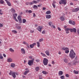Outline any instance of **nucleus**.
I'll use <instances>...</instances> for the list:
<instances>
[{
  "label": "nucleus",
  "mask_w": 79,
  "mask_h": 79,
  "mask_svg": "<svg viewBox=\"0 0 79 79\" xmlns=\"http://www.w3.org/2000/svg\"><path fill=\"white\" fill-rule=\"evenodd\" d=\"M69 56L71 58H75V56H76V53L74 52V50L73 49H72L70 51V53L69 54Z\"/></svg>",
  "instance_id": "f257e3e1"
},
{
  "label": "nucleus",
  "mask_w": 79,
  "mask_h": 79,
  "mask_svg": "<svg viewBox=\"0 0 79 79\" xmlns=\"http://www.w3.org/2000/svg\"><path fill=\"white\" fill-rule=\"evenodd\" d=\"M9 74L10 75L12 76L13 78H16V76L15 72H13L11 70H10V72L9 73Z\"/></svg>",
  "instance_id": "f03ea898"
},
{
  "label": "nucleus",
  "mask_w": 79,
  "mask_h": 79,
  "mask_svg": "<svg viewBox=\"0 0 79 79\" xmlns=\"http://www.w3.org/2000/svg\"><path fill=\"white\" fill-rule=\"evenodd\" d=\"M34 61V58H33L32 60H29L28 63V64L29 66H32Z\"/></svg>",
  "instance_id": "7ed1b4c3"
},
{
  "label": "nucleus",
  "mask_w": 79,
  "mask_h": 79,
  "mask_svg": "<svg viewBox=\"0 0 79 79\" xmlns=\"http://www.w3.org/2000/svg\"><path fill=\"white\" fill-rule=\"evenodd\" d=\"M48 59H46V58H44L43 60V63L44 64V65L46 66L48 64Z\"/></svg>",
  "instance_id": "20e7f679"
},
{
  "label": "nucleus",
  "mask_w": 79,
  "mask_h": 79,
  "mask_svg": "<svg viewBox=\"0 0 79 79\" xmlns=\"http://www.w3.org/2000/svg\"><path fill=\"white\" fill-rule=\"evenodd\" d=\"M59 3L60 5H61L62 4L63 5H66V0H61V1H60Z\"/></svg>",
  "instance_id": "39448f33"
},
{
  "label": "nucleus",
  "mask_w": 79,
  "mask_h": 79,
  "mask_svg": "<svg viewBox=\"0 0 79 79\" xmlns=\"http://www.w3.org/2000/svg\"><path fill=\"white\" fill-rule=\"evenodd\" d=\"M18 19L19 20V23H22V19L21 18V16L20 15L18 16Z\"/></svg>",
  "instance_id": "423d86ee"
},
{
  "label": "nucleus",
  "mask_w": 79,
  "mask_h": 79,
  "mask_svg": "<svg viewBox=\"0 0 79 79\" xmlns=\"http://www.w3.org/2000/svg\"><path fill=\"white\" fill-rule=\"evenodd\" d=\"M48 24L49 26H51V27H52L53 28H54V29H55V27L54 25H53V24H52V22H50Z\"/></svg>",
  "instance_id": "0eeeda50"
},
{
  "label": "nucleus",
  "mask_w": 79,
  "mask_h": 79,
  "mask_svg": "<svg viewBox=\"0 0 79 79\" xmlns=\"http://www.w3.org/2000/svg\"><path fill=\"white\" fill-rule=\"evenodd\" d=\"M42 26H39L37 28V30L38 31H40L41 32V31H42Z\"/></svg>",
  "instance_id": "6e6552de"
},
{
  "label": "nucleus",
  "mask_w": 79,
  "mask_h": 79,
  "mask_svg": "<svg viewBox=\"0 0 79 79\" xmlns=\"http://www.w3.org/2000/svg\"><path fill=\"white\" fill-rule=\"evenodd\" d=\"M69 23L71 24H72L73 25H75V22L74 21L69 20Z\"/></svg>",
  "instance_id": "1a4fd4ad"
},
{
  "label": "nucleus",
  "mask_w": 79,
  "mask_h": 79,
  "mask_svg": "<svg viewBox=\"0 0 79 79\" xmlns=\"http://www.w3.org/2000/svg\"><path fill=\"white\" fill-rule=\"evenodd\" d=\"M79 10V7H77L73 10V12H77Z\"/></svg>",
  "instance_id": "9d476101"
},
{
  "label": "nucleus",
  "mask_w": 79,
  "mask_h": 79,
  "mask_svg": "<svg viewBox=\"0 0 79 79\" xmlns=\"http://www.w3.org/2000/svg\"><path fill=\"white\" fill-rule=\"evenodd\" d=\"M36 45V43H34L33 44H30V48H34V45Z\"/></svg>",
  "instance_id": "9b49d317"
},
{
  "label": "nucleus",
  "mask_w": 79,
  "mask_h": 79,
  "mask_svg": "<svg viewBox=\"0 0 79 79\" xmlns=\"http://www.w3.org/2000/svg\"><path fill=\"white\" fill-rule=\"evenodd\" d=\"M21 53L22 54H25L26 52L25 51V50L23 48H22L21 49Z\"/></svg>",
  "instance_id": "f8f14e48"
},
{
  "label": "nucleus",
  "mask_w": 79,
  "mask_h": 79,
  "mask_svg": "<svg viewBox=\"0 0 79 79\" xmlns=\"http://www.w3.org/2000/svg\"><path fill=\"white\" fill-rule=\"evenodd\" d=\"M6 3H7L8 6H11V3H10V2H9L8 1H6Z\"/></svg>",
  "instance_id": "ddd939ff"
},
{
  "label": "nucleus",
  "mask_w": 79,
  "mask_h": 79,
  "mask_svg": "<svg viewBox=\"0 0 79 79\" xmlns=\"http://www.w3.org/2000/svg\"><path fill=\"white\" fill-rule=\"evenodd\" d=\"M45 53L48 56H49V55H50V52H49V51H48L47 50H46L45 52Z\"/></svg>",
  "instance_id": "4468645a"
},
{
  "label": "nucleus",
  "mask_w": 79,
  "mask_h": 79,
  "mask_svg": "<svg viewBox=\"0 0 79 79\" xmlns=\"http://www.w3.org/2000/svg\"><path fill=\"white\" fill-rule=\"evenodd\" d=\"M12 61H13V60H12V59H11V58H9L7 59V61L8 62H12Z\"/></svg>",
  "instance_id": "2eb2a0df"
},
{
  "label": "nucleus",
  "mask_w": 79,
  "mask_h": 79,
  "mask_svg": "<svg viewBox=\"0 0 79 79\" xmlns=\"http://www.w3.org/2000/svg\"><path fill=\"white\" fill-rule=\"evenodd\" d=\"M46 17L47 19H50V18H51V15H46Z\"/></svg>",
  "instance_id": "dca6fc26"
},
{
  "label": "nucleus",
  "mask_w": 79,
  "mask_h": 79,
  "mask_svg": "<svg viewBox=\"0 0 79 79\" xmlns=\"http://www.w3.org/2000/svg\"><path fill=\"white\" fill-rule=\"evenodd\" d=\"M63 72L62 71H60L59 72V76H61L62 75H63Z\"/></svg>",
  "instance_id": "f3484780"
},
{
  "label": "nucleus",
  "mask_w": 79,
  "mask_h": 79,
  "mask_svg": "<svg viewBox=\"0 0 79 79\" xmlns=\"http://www.w3.org/2000/svg\"><path fill=\"white\" fill-rule=\"evenodd\" d=\"M33 8H34L35 10H37L38 8V7L37 5H34L33 6Z\"/></svg>",
  "instance_id": "a211bd4d"
},
{
  "label": "nucleus",
  "mask_w": 79,
  "mask_h": 79,
  "mask_svg": "<svg viewBox=\"0 0 79 79\" xmlns=\"http://www.w3.org/2000/svg\"><path fill=\"white\" fill-rule=\"evenodd\" d=\"M18 16V15H17V14H13V16L14 17V18H16V16Z\"/></svg>",
  "instance_id": "6ab92c4d"
},
{
  "label": "nucleus",
  "mask_w": 79,
  "mask_h": 79,
  "mask_svg": "<svg viewBox=\"0 0 79 79\" xmlns=\"http://www.w3.org/2000/svg\"><path fill=\"white\" fill-rule=\"evenodd\" d=\"M62 50H69V48H68L63 47L62 48Z\"/></svg>",
  "instance_id": "aec40b11"
},
{
  "label": "nucleus",
  "mask_w": 79,
  "mask_h": 79,
  "mask_svg": "<svg viewBox=\"0 0 79 79\" xmlns=\"http://www.w3.org/2000/svg\"><path fill=\"white\" fill-rule=\"evenodd\" d=\"M10 66L12 68H14L15 66V64L14 63H12L11 64Z\"/></svg>",
  "instance_id": "412c9836"
},
{
  "label": "nucleus",
  "mask_w": 79,
  "mask_h": 79,
  "mask_svg": "<svg viewBox=\"0 0 79 79\" xmlns=\"http://www.w3.org/2000/svg\"><path fill=\"white\" fill-rule=\"evenodd\" d=\"M28 73H29V70L25 71L24 73V75H25L26 76V74H27Z\"/></svg>",
  "instance_id": "4be33fe9"
},
{
  "label": "nucleus",
  "mask_w": 79,
  "mask_h": 79,
  "mask_svg": "<svg viewBox=\"0 0 79 79\" xmlns=\"http://www.w3.org/2000/svg\"><path fill=\"white\" fill-rule=\"evenodd\" d=\"M50 13H51V12L50 10H48L46 12V15H49V14H50Z\"/></svg>",
  "instance_id": "5701e85b"
},
{
  "label": "nucleus",
  "mask_w": 79,
  "mask_h": 79,
  "mask_svg": "<svg viewBox=\"0 0 79 79\" xmlns=\"http://www.w3.org/2000/svg\"><path fill=\"white\" fill-rule=\"evenodd\" d=\"M11 12H12V13H15V9H14V8H11Z\"/></svg>",
  "instance_id": "b1692460"
},
{
  "label": "nucleus",
  "mask_w": 79,
  "mask_h": 79,
  "mask_svg": "<svg viewBox=\"0 0 79 79\" xmlns=\"http://www.w3.org/2000/svg\"><path fill=\"white\" fill-rule=\"evenodd\" d=\"M39 67H36L35 68V70L36 71H39Z\"/></svg>",
  "instance_id": "393cba45"
},
{
  "label": "nucleus",
  "mask_w": 79,
  "mask_h": 79,
  "mask_svg": "<svg viewBox=\"0 0 79 79\" xmlns=\"http://www.w3.org/2000/svg\"><path fill=\"white\" fill-rule=\"evenodd\" d=\"M42 73L44 74H48V72H47L45 71H43L42 72Z\"/></svg>",
  "instance_id": "a878e982"
},
{
  "label": "nucleus",
  "mask_w": 79,
  "mask_h": 79,
  "mask_svg": "<svg viewBox=\"0 0 79 79\" xmlns=\"http://www.w3.org/2000/svg\"><path fill=\"white\" fill-rule=\"evenodd\" d=\"M17 26H18V24H16V26L17 29H21V26H18L17 27Z\"/></svg>",
  "instance_id": "bb28decb"
},
{
  "label": "nucleus",
  "mask_w": 79,
  "mask_h": 79,
  "mask_svg": "<svg viewBox=\"0 0 79 79\" xmlns=\"http://www.w3.org/2000/svg\"><path fill=\"white\" fill-rule=\"evenodd\" d=\"M73 73L76 74H79V72H78V71H76V70H74Z\"/></svg>",
  "instance_id": "cd10ccee"
},
{
  "label": "nucleus",
  "mask_w": 79,
  "mask_h": 79,
  "mask_svg": "<svg viewBox=\"0 0 79 79\" xmlns=\"http://www.w3.org/2000/svg\"><path fill=\"white\" fill-rule=\"evenodd\" d=\"M60 20H61V21H64V18H63V17H60Z\"/></svg>",
  "instance_id": "c85d7f7f"
},
{
  "label": "nucleus",
  "mask_w": 79,
  "mask_h": 79,
  "mask_svg": "<svg viewBox=\"0 0 79 79\" xmlns=\"http://www.w3.org/2000/svg\"><path fill=\"white\" fill-rule=\"evenodd\" d=\"M4 3V1H3V0H1L0 1V4H3Z\"/></svg>",
  "instance_id": "c756f323"
},
{
  "label": "nucleus",
  "mask_w": 79,
  "mask_h": 79,
  "mask_svg": "<svg viewBox=\"0 0 79 79\" xmlns=\"http://www.w3.org/2000/svg\"><path fill=\"white\" fill-rule=\"evenodd\" d=\"M9 50H10V52H14V50L13 49L11 48H10Z\"/></svg>",
  "instance_id": "7c9ffc66"
},
{
  "label": "nucleus",
  "mask_w": 79,
  "mask_h": 79,
  "mask_svg": "<svg viewBox=\"0 0 79 79\" xmlns=\"http://www.w3.org/2000/svg\"><path fill=\"white\" fill-rule=\"evenodd\" d=\"M73 32H75V33H76V29L75 28H73Z\"/></svg>",
  "instance_id": "2f4dec72"
},
{
  "label": "nucleus",
  "mask_w": 79,
  "mask_h": 79,
  "mask_svg": "<svg viewBox=\"0 0 79 79\" xmlns=\"http://www.w3.org/2000/svg\"><path fill=\"white\" fill-rule=\"evenodd\" d=\"M3 57L2 56V54L0 53V59H3Z\"/></svg>",
  "instance_id": "473e14b6"
},
{
  "label": "nucleus",
  "mask_w": 79,
  "mask_h": 79,
  "mask_svg": "<svg viewBox=\"0 0 79 79\" xmlns=\"http://www.w3.org/2000/svg\"><path fill=\"white\" fill-rule=\"evenodd\" d=\"M41 55H42V56H46V55L45 54L43 53L42 52H41Z\"/></svg>",
  "instance_id": "72a5a7b5"
},
{
  "label": "nucleus",
  "mask_w": 79,
  "mask_h": 79,
  "mask_svg": "<svg viewBox=\"0 0 79 79\" xmlns=\"http://www.w3.org/2000/svg\"><path fill=\"white\" fill-rule=\"evenodd\" d=\"M64 61L66 63H68V60H67L66 59H65L64 60Z\"/></svg>",
  "instance_id": "f704fd0d"
},
{
  "label": "nucleus",
  "mask_w": 79,
  "mask_h": 79,
  "mask_svg": "<svg viewBox=\"0 0 79 79\" xmlns=\"http://www.w3.org/2000/svg\"><path fill=\"white\" fill-rule=\"evenodd\" d=\"M33 4H34V2H29V5H33Z\"/></svg>",
  "instance_id": "c9c22d12"
},
{
  "label": "nucleus",
  "mask_w": 79,
  "mask_h": 79,
  "mask_svg": "<svg viewBox=\"0 0 79 79\" xmlns=\"http://www.w3.org/2000/svg\"><path fill=\"white\" fill-rule=\"evenodd\" d=\"M26 22V20L25 19H23V23H25Z\"/></svg>",
  "instance_id": "e433bc0d"
},
{
  "label": "nucleus",
  "mask_w": 79,
  "mask_h": 79,
  "mask_svg": "<svg viewBox=\"0 0 79 79\" xmlns=\"http://www.w3.org/2000/svg\"><path fill=\"white\" fill-rule=\"evenodd\" d=\"M60 78L61 79H64V75L61 76L60 77Z\"/></svg>",
  "instance_id": "4c0bfd02"
},
{
  "label": "nucleus",
  "mask_w": 79,
  "mask_h": 79,
  "mask_svg": "<svg viewBox=\"0 0 79 79\" xmlns=\"http://www.w3.org/2000/svg\"><path fill=\"white\" fill-rule=\"evenodd\" d=\"M37 46L38 47H40V43L39 42H37Z\"/></svg>",
  "instance_id": "58836bf2"
},
{
  "label": "nucleus",
  "mask_w": 79,
  "mask_h": 79,
  "mask_svg": "<svg viewBox=\"0 0 79 79\" xmlns=\"http://www.w3.org/2000/svg\"><path fill=\"white\" fill-rule=\"evenodd\" d=\"M12 31L13 33H15V34H17V31H16V30H13Z\"/></svg>",
  "instance_id": "ea45409f"
},
{
  "label": "nucleus",
  "mask_w": 79,
  "mask_h": 79,
  "mask_svg": "<svg viewBox=\"0 0 79 79\" xmlns=\"http://www.w3.org/2000/svg\"><path fill=\"white\" fill-rule=\"evenodd\" d=\"M69 52V51L68 50H66L65 52V53H68Z\"/></svg>",
  "instance_id": "a19ab883"
},
{
  "label": "nucleus",
  "mask_w": 79,
  "mask_h": 79,
  "mask_svg": "<svg viewBox=\"0 0 79 79\" xmlns=\"http://www.w3.org/2000/svg\"><path fill=\"white\" fill-rule=\"evenodd\" d=\"M69 28H67L65 29V30L66 31H69Z\"/></svg>",
  "instance_id": "79ce46f5"
},
{
  "label": "nucleus",
  "mask_w": 79,
  "mask_h": 79,
  "mask_svg": "<svg viewBox=\"0 0 79 79\" xmlns=\"http://www.w3.org/2000/svg\"><path fill=\"white\" fill-rule=\"evenodd\" d=\"M32 13V10H29V11H28L29 13L31 14V13Z\"/></svg>",
  "instance_id": "37998d69"
},
{
  "label": "nucleus",
  "mask_w": 79,
  "mask_h": 79,
  "mask_svg": "<svg viewBox=\"0 0 79 79\" xmlns=\"http://www.w3.org/2000/svg\"><path fill=\"white\" fill-rule=\"evenodd\" d=\"M52 5L53 7L54 8H55V7H56V5H55L54 4L52 3Z\"/></svg>",
  "instance_id": "c03bdc74"
},
{
  "label": "nucleus",
  "mask_w": 79,
  "mask_h": 79,
  "mask_svg": "<svg viewBox=\"0 0 79 79\" xmlns=\"http://www.w3.org/2000/svg\"><path fill=\"white\" fill-rule=\"evenodd\" d=\"M33 4L34 3L35 4H36V3H37V2L36 1H33Z\"/></svg>",
  "instance_id": "a18cd8bd"
},
{
  "label": "nucleus",
  "mask_w": 79,
  "mask_h": 79,
  "mask_svg": "<svg viewBox=\"0 0 79 79\" xmlns=\"http://www.w3.org/2000/svg\"><path fill=\"white\" fill-rule=\"evenodd\" d=\"M69 31H70V32H73V28L70 29Z\"/></svg>",
  "instance_id": "49530a36"
},
{
  "label": "nucleus",
  "mask_w": 79,
  "mask_h": 79,
  "mask_svg": "<svg viewBox=\"0 0 79 79\" xmlns=\"http://www.w3.org/2000/svg\"><path fill=\"white\" fill-rule=\"evenodd\" d=\"M65 76L67 77H69V75L68 74H67L65 75Z\"/></svg>",
  "instance_id": "de8ad7c7"
},
{
  "label": "nucleus",
  "mask_w": 79,
  "mask_h": 79,
  "mask_svg": "<svg viewBox=\"0 0 79 79\" xmlns=\"http://www.w3.org/2000/svg\"><path fill=\"white\" fill-rule=\"evenodd\" d=\"M2 12V10H0V15H3V13L1 12Z\"/></svg>",
  "instance_id": "09e8293b"
},
{
  "label": "nucleus",
  "mask_w": 79,
  "mask_h": 79,
  "mask_svg": "<svg viewBox=\"0 0 79 79\" xmlns=\"http://www.w3.org/2000/svg\"><path fill=\"white\" fill-rule=\"evenodd\" d=\"M14 19V20L16 21V22H18V20L17 19H16V18H15Z\"/></svg>",
  "instance_id": "8fccbe9b"
},
{
  "label": "nucleus",
  "mask_w": 79,
  "mask_h": 79,
  "mask_svg": "<svg viewBox=\"0 0 79 79\" xmlns=\"http://www.w3.org/2000/svg\"><path fill=\"white\" fill-rule=\"evenodd\" d=\"M42 41H43V39H41L39 40V42H42Z\"/></svg>",
  "instance_id": "3c124183"
},
{
  "label": "nucleus",
  "mask_w": 79,
  "mask_h": 79,
  "mask_svg": "<svg viewBox=\"0 0 79 79\" xmlns=\"http://www.w3.org/2000/svg\"><path fill=\"white\" fill-rule=\"evenodd\" d=\"M58 29L59 31H61V28L59 27H58Z\"/></svg>",
  "instance_id": "603ef678"
},
{
  "label": "nucleus",
  "mask_w": 79,
  "mask_h": 79,
  "mask_svg": "<svg viewBox=\"0 0 79 79\" xmlns=\"http://www.w3.org/2000/svg\"><path fill=\"white\" fill-rule=\"evenodd\" d=\"M29 5V2H26V5Z\"/></svg>",
  "instance_id": "864d4df0"
},
{
  "label": "nucleus",
  "mask_w": 79,
  "mask_h": 79,
  "mask_svg": "<svg viewBox=\"0 0 79 79\" xmlns=\"http://www.w3.org/2000/svg\"><path fill=\"white\" fill-rule=\"evenodd\" d=\"M42 34H45V31H43L42 32Z\"/></svg>",
  "instance_id": "5fc2aeb1"
},
{
  "label": "nucleus",
  "mask_w": 79,
  "mask_h": 79,
  "mask_svg": "<svg viewBox=\"0 0 79 79\" xmlns=\"http://www.w3.org/2000/svg\"><path fill=\"white\" fill-rule=\"evenodd\" d=\"M43 10H46V8L45 7L43 8Z\"/></svg>",
  "instance_id": "6e6d98bb"
},
{
  "label": "nucleus",
  "mask_w": 79,
  "mask_h": 79,
  "mask_svg": "<svg viewBox=\"0 0 79 79\" xmlns=\"http://www.w3.org/2000/svg\"><path fill=\"white\" fill-rule=\"evenodd\" d=\"M52 3H53V4H54L55 3H56V2H55V1H53Z\"/></svg>",
  "instance_id": "4d7b16f0"
},
{
  "label": "nucleus",
  "mask_w": 79,
  "mask_h": 79,
  "mask_svg": "<svg viewBox=\"0 0 79 79\" xmlns=\"http://www.w3.org/2000/svg\"><path fill=\"white\" fill-rule=\"evenodd\" d=\"M73 65H76V62H74L73 64Z\"/></svg>",
  "instance_id": "13d9d810"
},
{
  "label": "nucleus",
  "mask_w": 79,
  "mask_h": 79,
  "mask_svg": "<svg viewBox=\"0 0 79 79\" xmlns=\"http://www.w3.org/2000/svg\"><path fill=\"white\" fill-rule=\"evenodd\" d=\"M0 27H3V25H2V24L1 23L0 24Z\"/></svg>",
  "instance_id": "bf43d9fd"
},
{
  "label": "nucleus",
  "mask_w": 79,
  "mask_h": 79,
  "mask_svg": "<svg viewBox=\"0 0 79 79\" xmlns=\"http://www.w3.org/2000/svg\"><path fill=\"white\" fill-rule=\"evenodd\" d=\"M33 17H34L35 18V13H33Z\"/></svg>",
  "instance_id": "052dcab7"
},
{
  "label": "nucleus",
  "mask_w": 79,
  "mask_h": 79,
  "mask_svg": "<svg viewBox=\"0 0 79 79\" xmlns=\"http://www.w3.org/2000/svg\"><path fill=\"white\" fill-rule=\"evenodd\" d=\"M3 56H4L5 58L6 57V55H5V54H3Z\"/></svg>",
  "instance_id": "680f3d73"
},
{
  "label": "nucleus",
  "mask_w": 79,
  "mask_h": 79,
  "mask_svg": "<svg viewBox=\"0 0 79 79\" xmlns=\"http://www.w3.org/2000/svg\"><path fill=\"white\" fill-rule=\"evenodd\" d=\"M35 61L37 62H39V60L37 59V60H36Z\"/></svg>",
  "instance_id": "e2e57ef3"
},
{
  "label": "nucleus",
  "mask_w": 79,
  "mask_h": 79,
  "mask_svg": "<svg viewBox=\"0 0 79 79\" xmlns=\"http://www.w3.org/2000/svg\"><path fill=\"white\" fill-rule=\"evenodd\" d=\"M30 32L31 33H33V32H34V31L31 30V31H30Z\"/></svg>",
  "instance_id": "0e129e2a"
},
{
  "label": "nucleus",
  "mask_w": 79,
  "mask_h": 79,
  "mask_svg": "<svg viewBox=\"0 0 79 79\" xmlns=\"http://www.w3.org/2000/svg\"><path fill=\"white\" fill-rule=\"evenodd\" d=\"M52 64H55V62H54V61H52Z\"/></svg>",
  "instance_id": "69168bd1"
},
{
  "label": "nucleus",
  "mask_w": 79,
  "mask_h": 79,
  "mask_svg": "<svg viewBox=\"0 0 79 79\" xmlns=\"http://www.w3.org/2000/svg\"><path fill=\"white\" fill-rule=\"evenodd\" d=\"M26 13H29V10H26Z\"/></svg>",
  "instance_id": "338daca9"
},
{
  "label": "nucleus",
  "mask_w": 79,
  "mask_h": 79,
  "mask_svg": "<svg viewBox=\"0 0 79 79\" xmlns=\"http://www.w3.org/2000/svg\"><path fill=\"white\" fill-rule=\"evenodd\" d=\"M77 33L78 34H79V29H78L77 31Z\"/></svg>",
  "instance_id": "774afa93"
}]
</instances>
